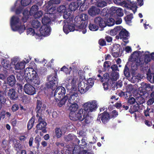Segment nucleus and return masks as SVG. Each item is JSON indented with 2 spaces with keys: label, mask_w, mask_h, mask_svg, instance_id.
Masks as SVG:
<instances>
[{
  "label": "nucleus",
  "mask_w": 154,
  "mask_h": 154,
  "mask_svg": "<svg viewBox=\"0 0 154 154\" xmlns=\"http://www.w3.org/2000/svg\"><path fill=\"white\" fill-rule=\"evenodd\" d=\"M65 140L66 141H70L73 140L75 143H76V142L78 144L80 143V140L77 138L76 136L72 135L70 134H69L65 138Z\"/></svg>",
  "instance_id": "b1692460"
},
{
  "label": "nucleus",
  "mask_w": 154,
  "mask_h": 154,
  "mask_svg": "<svg viewBox=\"0 0 154 154\" xmlns=\"http://www.w3.org/2000/svg\"><path fill=\"white\" fill-rule=\"evenodd\" d=\"M32 26L36 29H39L41 25L40 22L37 20H34L31 23Z\"/></svg>",
  "instance_id": "c9c22d12"
},
{
  "label": "nucleus",
  "mask_w": 154,
  "mask_h": 154,
  "mask_svg": "<svg viewBox=\"0 0 154 154\" xmlns=\"http://www.w3.org/2000/svg\"><path fill=\"white\" fill-rule=\"evenodd\" d=\"M43 14V12L42 11H37L35 13L33 14V17L35 19L38 18L42 17Z\"/></svg>",
  "instance_id": "6e6d98bb"
},
{
  "label": "nucleus",
  "mask_w": 154,
  "mask_h": 154,
  "mask_svg": "<svg viewBox=\"0 0 154 154\" xmlns=\"http://www.w3.org/2000/svg\"><path fill=\"white\" fill-rule=\"evenodd\" d=\"M50 31L51 27L50 26L43 25L40 28V33L36 32V35L39 37L48 35L50 34Z\"/></svg>",
  "instance_id": "ddd939ff"
},
{
  "label": "nucleus",
  "mask_w": 154,
  "mask_h": 154,
  "mask_svg": "<svg viewBox=\"0 0 154 154\" xmlns=\"http://www.w3.org/2000/svg\"><path fill=\"white\" fill-rule=\"evenodd\" d=\"M63 23L64 24L63 27V32L66 34H67L69 32H72L75 30H76L77 27L75 26V23L74 26L72 23H70L67 20H64Z\"/></svg>",
  "instance_id": "9d476101"
},
{
  "label": "nucleus",
  "mask_w": 154,
  "mask_h": 154,
  "mask_svg": "<svg viewBox=\"0 0 154 154\" xmlns=\"http://www.w3.org/2000/svg\"><path fill=\"white\" fill-rule=\"evenodd\" d=\"M46 14H45L44 15V17L42 19V23L43 25L50 26L51 23V21L50 18Z\"/></svg>",
  "instance_id": "cd10ccee"
},
{
  "label": "nucleus",
  "mask_w": 154,
  "mask_h": 154,
  "mask_svg": "<svg viewBox=\"0 0 154 154\" xmlns=\"http://www.w3.org/2000/svg\"><path fill=\"white\" fill-rule=\"evenodd\" d=\"M31 2V0H21V4L23 6H26Z\"/></svg>",
  "instance_id": "680f3d73"
},
{
  "label": "nucleus",
  "mask_w": 154,
  "mask_h": 154,
  "mask_svg": "<svg viewBox=\"0 0 154 154\" xmlns=\"http://www.w3.org/2000/svg\"><path fill=\"white\" fill-rule=\"evenodd\" d=\"M86 0H77L76 2L78 3L79 7L80 6V9L83 8L85 4Z\"/></svg>",
  "instance_id": "4d7b16f0"
},
{
  "label": "nucleus",
  "mask_w": 154,
  "mask_h": 154,
  "mask_svg": "<svg viewBox=\"0 0 154 154\" xmlns=\"http://www.w3.org/2000/svg\"><path fill=\"white\" fill-rule=\"evenodd\" d=\"M32 69L31 68H27L24 72V78L27 82H32L35 85H39L40 81L39 77L36 72L34 69L30 72L29 69Z\"/></svg>",
  "instance_id": "7ed1b4c3"
},
{
  "label": "nucleus",
  "mask_w": 154,
  "mask_h": 154,
  "mask_svg": "<svg viewBox=\"0 0 154 154\" xmlns=\"http://www.w3.org/2000/svg\"><path fill=\"white\" fill-rule=\"evenodd\" d=\"M5 92L11 100H15L18 98V94L14 88L10 89L6 87Z\"/></svg>",
  "instance_id": "4468645a"
},
{
  "label": "nucleus",
  "mask_w": 154,
  "mask_h": 154,
  "mask_svg": "<svg viewBox=\"0 0 154 154\" xmlns=\"http://www.w3.org/2000/svg\"><path fill=\"white\" fill-rule=\"evenodd\" d=\"M100 9L94 6H92L88 11V13L91 16L99 14L100 13Z\"/></svg>",
  "instance_id": "412c9836"
},
{
  "label": "nucleus",
  "mask_w": 154,
  "mask_h": 154,
  "mask_svg": "<svg viewBox=\"0 0 154 154\" xmlns=\"http://www.w3.org/2000/svg\"><path fill=\"white\" fill-rule=\"evenodd\" d=\"M72 70V68L69 67L68 69L66 66H64L60 69V71L64 72L66 74H69L71 71Z\"/></svg>",
  "instance_id": "c03bdc74"
},
{
  "label": "nucleus",
  "mask_w": 154,
  "mask_h": 154,
  "mask_svg": "<svg viewBox=\"0 0 154 154\" xmlns=\"http://www.w3.org/2000/svg\"><path fill=\"white\" fill-rule=\"evenodd\" d=\"M110 62L109 61H105L103 63L104 71L109 69L110 67Z\"/></svg>",
  "instance_id": "052dcab7"
},
{
  "label": "nucleus",
  "mask_w": 154,
  "mask_h": 154,
  "mask_svg": "<svg viewBox=\"0 0 154 154\" xmlns=\"http://www.w3.org/2000/svg\"><path fill=\"white\" fill-rule=\"evenodd\" d=\"M140 109L139 105L137 104L134 106H131L129 109V112L133 114L134 112H138Z\"/></svg>",
  "instance_id": "72a5a7b5"
},
{
  "label": "nucleus",
  "mask_w": 154,
  "mask_h": 154,
  "mask_svg": "<svg viewBox=\"0 0 154 154\" xmlns=\"http://www.w3.org/2000/svg\"><path fill=\"white\" fill-rule=\"evenodd\" d=\"M36 107L35 109V111L36 113V117L42 116V112L45 110L46 108L45 104L42 103V100H37L36 102Z\"/></svg>",
  "instance_id": "6e6552de"
},
{
  "label": "nucleus",
  "mask_w": 154,
  "mask_h": 154,
  "mask_svg": "<svg viewBox=\"0 0 154 154\" xmlns=\"http://www.w3.org/2000/svg\"><path fill=\"white\" fill-rule=\"evenodd\" d=\"M136 102L137 104H141L145 102V100L144 98L141 96L138 97H137Z\"/></svg>",
  "instance_id": "8fccbe9b"
},
{
  "label": "nucleus",
  "mask_w": 154,
  "mask_h": 154,
  "mask_svg": "<svg viewBox=\"0 0 154 154\" xmlns=\"http://www.w3.org/2000/svg\"><path fill=\"white\" fill-rule=\"evenodd\" d=\"M78 91L81 94H84L88 90V88L87 87L84 88H82V87H78Z\"/></svg>",
  "instance_id": "0e129e2a"
},
{
  "label": "nucleus",
  "mask_w": 154,
  "mask_h": 154,
  "mask_svg": "<svg viewBox=\"0 0 154 154\" xmlns=\"http://www.w3.org/2000/svg\"><path fill=\"white\" fill-rule=\"evenodd\" d=\"M78 87H82V88H85L87 87V88H88V89L89 88L88 85V84H87V82H86L85 80L81 82L80 83L78 84Z\"/></svg>",
  "instance_id": "13d9d810"
},
{
  "label": "nucleus",
  "mask_w": 154,
  "mask_h": 154,
  "mask_svg": "<svg viewBox=\"0 0 154 154\" xmlns=\"http://www.w3.org/2000/svg\"><path fill=\"white\" fill-rule=\"evenodd\" d=\"M128 32L125 29L122 28L119 32V36L120 39H123L124 40H126L127 37L129 36Z\"/></svg>",
  "instance_id": "4be33fe9"
},
{
  "label": "nucleus",
  "mask_w": 154,
  "mask_h": 154,
  "mask_svg": "<svg viewBox=\"0 0 154 154\" xmlns=\"http://www.w3.org/2000/svg\"><path fill=\"white\" fill-rule=\"evenodd\" d=\"M97 102L95 100L89 102L85 103L83 106L84 108L82 109L85 110L84 112L89 113L95 111L97 108Z\"/></svg>",
  "instance_id": "0eeeda50"
},
{
  "label": "nucleus",
  "mask_w": 154,
  "mask_h": 154,
  "mask_svg": "<svg viewBox=\"0 0 154 154\" xmlns=\"http://www.w3.org/2000/svg\"><path fill=\"white\" fill-rule=\"evenodd\" d=\"M110 119L109 114L106 112V110L100 114H99L97 118V120L100 121L101 120L104 124H106Z\"/></svg>",
  "instance_id": "f8f14e48"
},
{
  "label": "nucleus",
  "mask_w": 154,
  "mask_h": 154,
  "mask_svg": "<svg viewBox=\"0 0 154 154\" xmlns=\"http://www.w3.org/2000/svg\"><path fill=\"white\" fill-rule=\"evenodd\" d=\"M133 18V14L131 13L125 17V20L127 23L129 24L131 22V20Z\"/></svg>",
  "instance_id": "09e8293b"
},
{
  "label": "nucleus",
  "mask_w": 154,
  "mask_h": 154,
  "mask_svg": "<svg viewBox=\"0 0 154 154\" xmlns=\"http://www.w3.org/2000/svg\"><path fill=\"white\" fill-rule=\"evenodd\" d=\"M98 43L99 45L102 46H104L106 45V42L103 39H100L99 40Z\"/></svg>",
  "instance_id": "338daca9"
},
{
  "label": "nucleus",
  "mask_w": 154,
  "mask_h": 154,
  "mask_svg": "<svg viewBox=\"0 0 154 154\" xmlns=\"http://www.w3.org/2000/svg\"><path fill=\"white\" fill-rule=\"evenodd\" d=\"M85 111L82 109H80L78 112L76 113L75 112H70L69 114L70 119L73 121H82V116L83 111Z\"/></svg>",
  "instance_id": "1a4fd4ad"
},
{
  "label": "nucleus",
  "mask_w": 154,
  "mask_h": 154,
  "mask_svg": "<svg viewBox=\"0 0 154 154\" xmlns=\"http://www.w3.org/2000/svg\"><path fill=\"white\" fill-rule=\"evenodd\" d=\"M77 103H69L71 105L69 106V109L70 111V112H75L76 111L79 107Z\"/></svg>",
  "instance_id": "f704fd0d"
},
{
  "label": "nucleus",
  "mask_w": 154,
  "mask_h": 154,
  "mask_svg": "<svg viewBox=\"0 0 154 154\" xmlns=\"http://www.w3.org/2000/svg\"><path fill=\"white\" fill-rule=\"evenodd\" d=\"M89 113L83 112L82 116V121L85 119V122L86 124H89L92 118L88 115Z\"/></svg>",
  "instance_id": "bb28decb"
},
{
  "label": "nucleus",
  "mask_w": 154,
  "mask_h": 154,
  "mask_svg": "<svg viewBox=\"0 0 154 154\" xmlns=\"http://www.w3.org/2000/svg\"><path fill=\"white\" fill-rule=\"evenodd\" d=\"M79 7V5L78 3L76 2H72L69 4V10L70 13L72 11H75Z\"/></svg>",
  "instance_id": "a878e982"
},
{
  "label": "nucleus",
  "mask_w": 154,
  "mask_h": 154,
  "mask_svg": "<svg viewBox=\"0 0 154 154\" xmlns=\"http://www.w3.org/2000/svg\"><path fill=\"white\" fill-rule=\"evenodd\" d=\"M24 90L26 94L29 95H33L36 92L35 88L29 84H26L24 85Z\"/></svg>",
  "instance_id": "dca6fc26"
},
{
  "label": "nucleus",
  "mask_w": 154,
  "mask_h": 154,
  "mask_svg": "<svg viewBox=\"0 0 154 154\" xmlns=\"http://www.w3.org/2000/svg\"><path fill=\"white\" fill-rule=\"evenodd\" d=\"M85 81L87 82V84L89 88H91L94 85V79L91 78H89L88 80H85Z\"/></svg>",
  "instance_id": "de8ad7c7"
},
{
  "label": "nucleus",
  "mask_w": 154,
  "mask_h": 154,
  "mask_svg": "<svg viewBox=\"0 0 154 154\" xmlns=\"http://www.w3.org/2000/svg\"><path fill=\"white\" fill-rule=\"evenodd\" d=\"M38 123L36 125V128L38 130H42L43 133H46L47 132L46 122L43 119H42V116L38 117Z\"/></svg>",
  "instance_id": "9b49d317"
},
{
  "label": "nucleus",
  "mask_w": 154,
  "mask_h": 154,
  "mask_svg": "<svg viewBox=\"0 0 154 154\" xmlns=\"http://www.w3.org/2000/svg\"><path fill=\"white\" fill-rule=\"evenodd\" d=\"M118 112L116 110H113L110 113V118H114L116 117L118 115Z\"/></svg>",
  "instance_id": "e2e57ef3"
},
{
  "label": "nucleus",
  "mask_w": 154,
  "mask_h": 154,
  "mask_svg": "<svg viewBox=\"0 0 154 154\" xmlns=\"http://www.w3.org/2000/svg\"><path fill=\"white\" fill-rule=\"evenodd\" d=\"M27 34L30 35H34L35 34H36L35 29L32 28H28L27 30Z\"/></svg>",
  "instance_id": "bf43d9fd"
},
{
  "label": "nucleus",
  "mask_w": 154,
  "mask_h": 154,
  "mask_svg": "<svg viewBox=\"0 0 154 154\" xmlns=\"http://www.w3.org/2000/svg\"><path fill=\"white\" fill-rule=\"evenodd\" d=\"M120 45L118 44H114L111 50L112 55L114 57H117L119 56Z\"/></svg>",
  "instance_id": "a211bd4d"
},
{
  "label": "nucleus",
  "mask_w": 154,
  "mask_h": 154,
  "mask_svg": "<svg viewBox=\"0 0 154 154\" xmlns=\"http://www.w3.org/2000/svg\"><path fill=\"white\" fill-rule=\"evenodd\" d=\"M77 80L75 78H73L71 81V84L72 85V87L71 88V91L77 90L76 86Z\"/></svg>",
  "instance_id": "ea45409f"
},
{
  "label": "nucleus",
  "mask_w": 154,
  "mask_h": 154,
  "mask_svg": "<svg viewBox=\"0 0 154 154\" xmlns=\"http://www.w3.org/2000/svg\"><path fill=\"white\" fill-rule=\"evenodd\" d=\"M151 59L150 54H145L144 56H140L139 59V61H140V67H143L145 63H147L150 61Z\"/></svg>",
  "instance_id": "f3484780"
},
{
  "label": "nucleus",
  "mask_w": 154,
  "mask_h": 154,
  "mask_svg": "<svg viewBox=\"0 0 154 154\" xmlns=\"http://www.w3.org/2000/svg\"><path fill=\"white\" fill-rule=\"evenodd\" d=\"M106 24V26H112L115 24V20L112 18H109L107 20Z\"/></svg>",
  "instance_id": "49530a36"
},
{
  "label": "nucleus",
  "mask_w": 154,
  "mask_h": 154,
  "mask_svg": "<svg viewBox=\"0 0 154 154\" xmlns=\"http://www.w3.org/2000/svg\"><path fill=\"white\" fill-rule=\"evenodd\" d=\"M67 10L65 6L63 5H60L57 8V11L62 14L63 18L66 19H67L71 15V13L67 12Z\"/></svg>",
  "instance_id": "2eb2a0df"
},
{
  "label": "nucleus",
  "mask_w": 154,
  "mask_h": 154,
  "mask_svg": "<svg viewBox=\"0 0 154 154\" xmlns=\"http://www.w3.org/2000/svg\"><path fill=\"white\" fill-rule=\"evenodd\" d=\"M14 147L15 150L18 152L21 150L23 146L20 142L18 140H16L15 142H14Z\"/></svg>",
  "instance_id": "7c9ffc66"
},
{
  "label": "nucleus",
  "mask_w": 154,
  "mask_h": 154,
  "mask_svg": "<svg viewBox=\"0 0 154 154\" xmlns=\"http://www.w3.org/2000/svg\"><path fill=\"white\" fill-rule=\"evenodd\" d=\"M113 9L114 10L116 11V14L118 16L122 17L123 16L124 14L121 8L114 7Z\"/></svg>",
  "instance_id": "a19ab883"
},
{
  "label": "nucleus",
  "mask_w": 154,
  "mask_h": 154,
  "mask_svg": "<svg viewBox=\"0 0 154 154\" xmlns=\"http://www.w3.org/2000/svg\"><path fill=\"white\" fill-rule=\"evenodd\" d=\"M81 149L77 145H75L72 151V154H80Z\"/></svg>",
  "instance_id": "3c124183"
},
{
  "label": "nucleus",
  "mask_w": 154,
  "mask_h": 154,
  "mask_svg": "<svg viewBox=\"0 0 154 154\" xmlns=\"http://www.w3.org/2000/svg\"><path fill=\"white\" fill-rule=\"evenodd\" d=\"M110 79L109 74L107 73H106L104 74L103 77H101V81L102 82H108Z\"/></svg>",
  "instance_id": "58836bf2"
},
{
  "label": "nucleus",
  "mask_w": 154,
  "mask_h": 154,
  "mask_svg": "<svg viewBox=\"0 0 154 154\" xmlns=\"http://www.w3.org/2000/svg\"><path fill=\"white\" fill-rule=\"evenodd\" d=\"M56 135L57 138H60L62 136V133L61 129L59 128H56L55 129Z\"/></svg>",
  "instance_id": "a18cd8bd"
},
{
  "label": "nucleus",
  "mask_w": 154,
  "mask_h": 154,
  "mask_svg": "<svg viewBox=\"0 0 154 154\" xmlns=\"http://www.w3.org/2000/svg\"><path fill=\"white\" fill-rule=\"evenodd\" d=\"M122 28L121 26H118L116 27L113 29H111L110 32V34L111 35L115 36L120 32Z\"/></svg>",
  "instance_id": "c85d7f7f"
},
{
  "label": "nucleus",
  "mask_w": 154,
  "mask_h": 154,
  "mask_svg": "<svg viewBox=\"0 0 154 154\" xmlns=\"http://www.w3.org/2000/svg\"><path fill=\"white\" fill-rule=\"evenodd\" d=\"M112 69V72H119V69H118L117 65L114 64L112 65L110 67Z\"/></svg>",
  "instance_id": "69168bd1"
},
{
  "label": "nucleus",
  "mask_w": 154,
  "mask_h": 154,
  "mask_svg": "<svg viewBox=\"0 0 154 154\" xmlns=\"http://www.w3.org/2000/svg\"><path fill=\"white\" fill-rule=\"evenodd\" d=\"M119 74L118 72H112L111 74L110 79L112 81H116L119 78Z\"/></svg>",
  "instance_id": "473e14b6"
},
{
  "label": "nucleus",
  "mask_w": 154,
  "mask_h": 154,
  "mask_svg": "<svg viewBox=\"0 0 154 154\" xmlns=\"http://www.w3.org/2000/svg\"><path fill=\"white\" fill-rule=\"evenodd\" d=\"M124 74L125 76L127 77H129L130 76L129 69L127 65H126L125 66L124 70Z\"/></svg>",
  "instance_id": "79ce46f5"
},
{
  "label": "nucleus",
  "mask_w": 154,
  "mask_h": 154,
  "mask_svg": "<svg viewBox=\"0 0 154 154\" xmlns=\"http://www.w3.org/2000/svg\"><path fill=\"white\" fill-rule=\"evenodd\" d=\"M114 2L115 3L121 6L124 5L125 6L127 5V2L123 0H113Z\"/></svg>",
  "instance_id": "603ef678"
},
{
  "label": "nucleus",
  "mask_w": 154,
  "mask_h": 154,
  "mask_svg": "<svg viewBox=\"0 0 154 154\" xmlns=\"http://www.w3.org/2000/svg\"><path fill=\"white\" fill-rule=\"evenodd\" d=\"M140 51H135L132 54L129 58V61L132 62L131 65V69L133 70H137L138 67L140 66V61H139V52Z\"/></svg>",
  "instance_id": "423d86ee"
},
{
  "label": "nucleus",
  "mask_w": 154,
  "mask_h": 154,
  "mask_svg": "<svg viewBox=\"0 0 154 154\" xmlns=\"http://www.w3.org/2000/svg\"><path fill=\"white\" fill-rule=\"evenodd\" d=\"M35 122L34 119L32 117L28 121L27 125V129L30 130L33 127Z\"/></svg>",
  "instance_id": "4c0bfd02"
},
{
  "label": "nucleus",
  "mask_w": 154,
  "mask_h": 154,
  "mask_svg": "<svg viewBox=\"0 0 154 154\" xmlns=\"http://www.w3.org/2000/svg\"><path fill=\"white\" fill-rule=\"evenodd\" d=\"M16 82V79L14 75H10L7 78V83L11 87L14 86Z\"/></svg>",
  "instance_id": "393cba45"
},
{
  "label": "nucleus",
  "mask_w": 154,
  "mask_h": 154,
  "mask_svg": "<svg viewBox=\"0 0 154 154\" xmlns=\"http://www.w3.org/2000/svg\"><path fill=\"white\" fill-rule=\"evenodd\" d=\"M79 145V148L80 149L82 148V149H84L86 146L87 143L85 142V139H82L81 140V143L80 144V142L78 144Z\"/></svg>",
  "instance_id": "864d4df0"
},
{
  "label": "nucleus",
  "mask_w": 154,
  "mask_h": 154,
  "mask_svg": "<svg viewBox=\"0 0 154 154\" xmlns=\"http://www.w3.org/2000/svg\"><path fill=\"white\" fill-rule=\"evenodd\" d=\"M70 94L66 95L61 100L59 105V107H62L65 104L67 101V104L72 103H78L79 101V96L77 90L71 91Z\"/></svg>",
  "instance_id": "20e7f679"
},
{
  "label": "nucleus",
  "mask_w": 154,
  "mask_h": 154,
  "mask_svg": "<svg viewBox=\"0 0 154 154\" xmlns=\"http://www.w3.org/2000/svg\"><path fill=\"white\" fill-rule=\"evenodd\" d=\"M23 75L22 76L20 74L18 73L17 74L16 76L17 80L20 82H22L23 80L24 77H23Z\"/></svg>",
  "instance_id": "774afa93"
},
{
  "label": "nucleus",
  "mask_w": 154,
  "mask_h": 154,
  "mask_svg": "<svg viewBox=\"0 0 154 154\" xmlns=\"http://www.w3.org/2000/svg\"><path fill=\"white\" fill-rule=\"evenodd\" d=\"M94 23L101 28H104L106 26V22L104 19L100 17H96L94 20Z\"/></svg>",
  "instance_id": "aec40b11"
},
{
  "label": "nucleus",
  "mask_w": 154,
  "mask_h": 154,
  "mask_svg": "<svg viewBox=\"0 0 154 154\" xmlns=\"http://www.w3.org/2000/svg\"><path fill=\"white\" fill-rule=\"evenodd\" d=\"M17 59L14 58L11 60V63L15 65V68L16 69H23L25 68V63L23 62H21L17 63Z\"/></svg>",
  "instance_id": "6ab92c4d"
},
{
  "label": "nucleus",
  "mask_w": 154,
  "mask_h": 154,
  "mask_svg": "<svg viewBox=\"0 0 154 154\" xmlns=\"http://www.w3.org/2000/svg\"><path fill=\"white\" fill-rule=\"evenodd\" d=\"M89 29L92 31H96L98 29V26L96 25L90 23L88 26Z\"/></svg>",
  "instance_id": "37998d69"
},
{
  "label": "nucleus",
  "mask_w": 154,
  "mask_h": 154,
  "mask_svg": "<svg viewBox=\"0 0 154 154\" xmlns=\"http://www.w3.org/2000/svg\"><path fill=\"white\" fill-rule=\"evenodd\" d=\"M48 78L49 82L46 84V87L52 90H54L57 88L54 92V97L56 101L58 102L57 105L59 106L60 102L65 96L66 89L61 86L57 87L58 84V80L57 73H55V74L53 76L50 75Z\"/></svg>",
  "instance_id": "f257e3e1"
},
{
  "label": "nucleus",
  "mask_w": 154,
  "mask_h": 154,
  "mask_svg": "<svg viewBox=\"0 0 154 154\" xmlns=\"http://www.w3.org/2000/svg\"><path fill=\"white\" fill-rule=\"evenodd\" d=\"M38 6L36 5H33L30 9L29 12V14L30 15L32 16L35 13L38 11Z\"/></svg>",
  "instance_id": "e433bc0d"
},
{
  "label": "nucleus",
  "mask_w": 154,
  "mask_h": 154,
  "mask_svg": "<svg viewBox=\"0 0 154 154\" xmlns=\"http://www.w3.org/2000/svg\"><path fill=\"white\" fill-rule=\"evenodd\" d=\"M88 15L85 14H82L76 16L75 19V23L77 27V31L82 32L85 34L87 32L86 29L88 23Z\"/></svg>",
  "instance_id": "f03ea898"
},
{
  "label": "nucleus",
  "mask_w": 154,
  "mask_h": 154,
  "mask_svg": "<svg viewBox=\"0 0 154 154\" xmlns=\"http://www.w3.org/2000/svg\"><path fill=\"white\" fill-rule=\"evenodd\" d=\"M125 7L129 8L130 10H132L134 13L136 12L137 8L136 4L134 2H130V4L127 3V5H125Z\"/></svg>",
  "instance_id": "5701e85b"
},
{
  "label": "nucleus",
  "mask_w": 154,
  "mask_h": 154,
  "mask_svg": "<svg viewBox=\"0 0 154 154\" xmlns=\"http://www.w3.org/2000/svg\"><path fill=\"white\" fill-rule=\"evenodd\" d=\"M95 5L97 7L103 8L106 5L107 3L105 0H96Z\"/></svg>",
  "instance_id": "2f4dec72"
},
{
  "label": "nucleus",
  "mask_w": 154,
  "mask_h": 154,
  "mask_svg": "<svg viewBox=\"0 0 154 154\" xmlns=\"http://www.w3.org/2000/svg\"><path fill=\"white\" fill-rule=\"evenodd\" d=\"M3 67L5 69H9L11 68V65L9 62L6 59H3L1 62Z\"/></svg>",
  "instance_id": "c756f323"
},
{
  "label": "nucleus",
  "mask_w": 154,
  "mask_h": 154,
  "mask_svg": "<svg viewBox=\"0 0 154 154\" xmlns=\"http://www.w3.org/2000/svg\"><path fill=\"white\" fill-rule=\"evenodd\" d=\"M10 24L13 31H17L20 34L24 32L26 29L24 25H22L21 22L19 17L14 15L11 17Z\"/></svg>",
  "instance_id": "39448f33"
},
{
  "label": "nucleus",
  "mask_w": 154,
  "mask_h": 154,
  "mask_svg": "<svg viewBox=\"0 0 154 154\" xmlns=\"http://www.w3.org/2000/svg\"><path fill=\"white\" fill-rule=\"evenodd\" d=\"M48 17L50 18V21H54L56 18V16L55 14L53 13H49V14H46Z\"/></svg>",
  "instance_id": "5fc2aeb1"
}]
</instances>
